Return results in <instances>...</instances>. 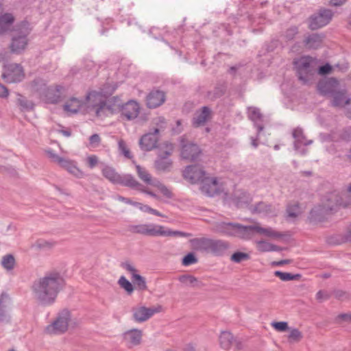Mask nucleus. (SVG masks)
<instances>
[{"label": "nucleus", "mask_w": 351, "mask_h": 351, "mask_svg": "<svg viewBox=\"0 0 351 351\" xmlns=\"http://www.w3.org/2000/svg\"><path fill=\"white\" fill-rule=\"evenodd\" d=\"M330 97L331 106L336 108H343L346 105H348L350 101V98L347 97L345 90L338 89Z\"/></svg>", "instance_id": "b1692460"}, {"label": "nucleus", "mask_w": 351, "mask_h": 351, "mask_svg": "<svg viewBox=\"0 0 351 351\" xmlns=\"http://www.w3.org/2000/svg\"><path fill=\"white\" fill-rule=\"evenodd\" d=\"M126 269L131 271L132 274V281L136 285L141 289H144L146 288V283L140 275L135 273V269L132 266V265H124Z\"/></svg>", "instance_id": "c9c22d12"}, {"label": "nucleus", "mask_w": 351, "mask_h": 351, "mask_svg": "<svg viewBox=\"0 0 351 351\" xmlns=\"http://www.w3.org/2000/svg\"><path fill=\"white\" fill-rule=\"evenodd\" d=\"M156 186H158V188L159 189L160 192L165 197H167L168 198H171L172 197V193L171 192V191L166 186H165L162 184H158Z\"/></svg>", "instance_id": "0e129e2a"}, {"label": "nucleus", "mask_w": 351, "mask_h": 351, "mask_svg": "<svg viewBox=\"0 0 351 351\" xmlns=\"http://www.w3.org/2000/svg\"><path fill=\"white\" fill-rule=\"evenodd\" d=\"M47 155L53 162H56L60 166L65 159L64 158L59 156L56 154L53 153L52 151H47Z\"/></svg>", "instance_id": "bf43d9fd"}, {"label": "nucleus", "mask_w": 351, "mask_h": 351, "mask_svg": "<svg viewBox=\"0 0 351 351\" xmlns=\"http://www.w3.org/2000/svg\"><path fill=\"white\" fill-rule=\"evenodd\" d=\"M14 21V16L10 13H5L0 16V34H3Z\"/></svg>", "instance_id": "473e14b6"}, {"label": "nucleus", "mask_w": 351, "mask_h": 351, "mask_svg": "<svg viewBox=\"0 0 351 351\" xmlns=\"http://www.w3.org/2000/svg\"><path fill=\"white\" fill-rule=\"evenodd\" d=\"M62 90L63 86L60 85L50 87L47 86L40 97H44L49 104H57L60 100Z\"/></svg>", "instance_id": "5701e85b"}, {"label": "nucleus", "mask_w": 351, "mask_h": 351, "mask_svg": "<svg viewBox=\"0 0 351 351\" xmlns=\"http://www.w3.org/2000/svg\"><path fill=\"white\" fill-rule=\"evenodd\" d=\"M164 226H162L161 230H160V236L159 237H189L191 236V234L186 233L182 231L178 230H165Z\"/></svg>", "instance_id": "ea45409f"}, {"label": "nucleus", "mask_w": 351, "mask_h": 351, "mask_svg": "<svg viewBox=\"0 0 351 351\" xmlns=\"http://www.w3.org/2000/svg\"><path fill=\"white\" fill-rule=\"evenodd\" d=\"M64 286V280L60 273L51 271L35 281L32 291L36 299L43 305L52 304L60 291Z\"/></svg>", "instance_id": "f257e3e1"}, {"label": "nucleus", "mask_w": 351, "mask_h": 351, "mask_svg": "<svg viewBox=\"0 0 351 351\" xmlns=\"http://www.w3.org/2000/svg\"><path fill=\"white\" fill-rule=\"evenodd\" d=\"M337 210L336 206L332 202H328L327 195L321 205H317L311 209L309 218L313 221H323L327 215L332 214Z\"/></svg>", "instance_id": "1a4fd4ad"}, {"label": "nucleus", "mask_w": 351, "mask_h": 351, "mask_svg": "<svg viewBox=\"0 0 351 351\" xmlns=\"http://www.w3.org/2000/svg\"><path fill=\"white\" fill-rule=\"evenodd\" d=\"M257 248L261 252L276 251L279 247L275 245L269 243L265 241H260L257 243Z\"/></svg>", "instance_id": "37998d69"}, {"label": "nucleus", "mask_w": 351, "mask_h": 351, "mask_svg": "<svg viewBox=\"0 0 351 351\" xmlns=\"http://www.w3.org/2000/svg\"><path fill=\"white\" fill-rule=\"evenodd\" d=\"M197 261L193 252H190L183 257L182 263H195Z\"/></svg>", "instance_id": "052dcab7"}, {"label": "nucleus", "mask_w": 351, "mask_h": 351, "mask_svg": "<svg viewBox=\"0 0 351 351\" xmlns=\"http://www.w3.org/2000/svg\"><path fill=\"white\" fill-rule=\"evenodd\" d=\"M71 322V313L68 310H62L50 324L45 327V332L48 335H60L65 332Z\"/></svg>", "instance_id": "39448f33"}, {"label": "nucleus", "mask_w": 351, "mask_h": 351, "mask_svg": "<svg viewBox=\"0 0 351 351\" xmlns=\"http://www.w3.org/2000/svg\"><path fill=\"white\" fill-rule=\"evenodd\" d=\"M212 239L196 238L191 240L193 247L197 250L210 252Z\"/></svg>", "instance_id": "2f4dec72"}, {"label": "nucleus", "mask_w": 351, "mask_h": 351, "mask_svg": "<svg viewBox=\"0 0 351 351\" xmlns=\"http://www.w3.org/2000/svg\"><path fill=\"white\" fill-rule=\"evenodd\" d=\"M250 258V256L247 253L242 252H234L230 258V261L235 263H239L241 261H247Z\"/></svg>", "instance_id": "a18cd8bd"}, {"label": "nucleus", "mask_w": 351, "mask_h": 351, "mask_svg": "<svg viewBox=\"0 0 351 351\" xmlns=\"http://www.w3.org/2000/svg\"><path fill=\"white\" fill-rule=\"evenodd\" d=\"M293 137L295 138L294 147L295 149H298L300 145H308L312 143L313 141L306 140L304 134L303 130L300 128H296L293 130Z\"/></svg>", "instance_id": "7c9ffc66"}, {"label": "nucleus", "mask_w": 351, "mask_h": 351, "mask_svg": "<svg viewBox=\"0 0 351 351\" xmlns=\"http://www.w3.org/2000/svg\"><path fill=\"white\" fill-rule=\"evenodd\" d=\"M183 177L191 184L201 183L206 176L203 167L199 165L187 166L183 171Z\"/></svg>", "instance_id": "ddd939ff"}, {"label": "nucleus", "mask_w": 351, "mask_h": 351, "mask_svg": "<svg viewBox=\"0 0 351 351\" xmlns=\"http://www.w3.org/2000/svg\"><path fill=\"white\" fill-rule=\"evenodd\" d=\"M178 280L185 285H191L193 287L197 285V280L191 275H182L179 276Z\"/></svg>", "instance_id": "de8ad7c7"}, {"label": "nucleus", "mask_w": 351, "mask_h": 351, "mask_svg": "<svg viewBox=\"0 0 351 351\" xmlns=\"http://www.w3.org/2000/svg\"><path fill=\"white\" fill-rule=\"evenodd\" d=\"M250 227L252 228L251 237L253 236V234L255 232H256L259 234H264L268 237H271V238H275V239H278V238H281L283 237V234L282 233L274 230L271 228H265L260 227L258 226H250Z\"/></svg>", "instance_id": "cd10ccee"}, {"label": "nucleus", "mask_w": 351, "mask_h": 351, "mask_svg": "<svg viewBox=\"0 0 351 351\" xmlns=\"http://www.w3.org/2000/svg\"><path fill=\"white\" fill-rule=\"evenodd\" d=\"M120 287L124 289L128 293L133 291V287L131 282L128 280L124 276H121L119 280Z\"/></svg>", "instance_id": "3c124183"}, {"label": "nucleus", "mask_w": 351, "mask_h": 351, "mask_svg": "<svg viewBox=\"0 0 351 351\" xmlns=\"http://www.w3.org/2000/svg\"><path fill=\"white\" fill-rule=\"evenodd\" d=\"M93 108L95 110L97 117H103L110 115L108 111H107L106 104L104 100L100 101L99 103L94 105Z\"/></svg>", "instance_id": "79ce46f5"}, {"label": "nucleus", "mask_w": 351, "mask_h": 351, "mask_svg": "<svg viewBox=\"0 0 351 351\" xmlns=\"http://www.w3.org/2000/svg\"><path fill=\"white\" fill-rule=\"evenodd\" d=\"M159 130L154 128L153 132H149L142 136L139 141L141 149L149 152L156 147L158 141Z\"/></svg>", "instance_id": "aec40b11"}, {"label": "nucleus", "mask_w": 351, "mask_h": 351, "mask_svg": "<svg viewBox=\"0 0 351 351\" xmlns=\"http://www.w3.org/2000/svg\"><path fill=\"white\" fill-rule=\"evenodd\" d=\"M341 136L343 139H350L351 138V126L347 127L345 129H343Z\"/></svg>", "instance_id": "774afa93"}, {"label": "nucleus", "mask_w": 351, "mask_h": 351, "mask_svg": "<svg viewBox=\"0 0 351 351\" xmlns=\"http://www.w3.org/2000/svg\"><path fill=\"white\" fill-rule=\"evenodd\" d=\"M162 311V306L160 305L146 307L143 305H137L132 307V319L136 323H143L149 319L155 314Z\"/></svg>", "instance_id": "6e6552de"}, {"label": "nucleus", "mask_w": 351, "mask_h": 351, "mask_svg": "<svg viewBox=\"0 0 351 351\" xmlns=\"http://www.w3.org/2000/svg\"><path fill=\"white\" fill-rule=\"evenodd\" d=\"M104 101L106 104L107 111L110 114L121 112L122 104H121L120 99L118 97H114L108 100H104Z\"/></svg>", "instance_id": "f704fd0d"}, {"label": "nucleus", "mask_w": 351, "mask_h": 351, "mask_svg": "<svg viewBox=\"0 0 351 351\" xmlns=\"http://www.w3.org/2000/svg\"><path fill=\"white\" fill-rule=\"evenodd\" d=\"M12 300L6 292L0 295V322L8 321V310L11 306Z\"/></svg>", "instance_id": "393cba45"}, {"label": "nucleus", "mask_w": 351, "mask_h": 351, "mask_svg": "<svg viewBox=\"0 0 351 351\" xmlns=\"http://www.w3.org/2000/svg\"><path fill=\"white\" fill-rule=\"evenodd\" d=\"M54 243L49 242L43 239H39L32 245V247L36 249H50L54 246Z\"/></svg>", "instance_id": "8fccbe9b"}, {"label": "nucleus", "mask_w": 351, "mask_h": 351, "mask_svg": "<svg viewBox=\"0 0 351 351\" xmlns=\"http://www.w3.org/2000/svg\"><path fill=\"white\" fill-rule=\"evenodd\" d=\"M201 191L210 197H213L221 193V186L216 178H210L206 176L201 182Z\"/></svg>", "instance_id": "f3484780"}, {"label": "nucleus", "mask_w": 351, "mask_h": 351, "mask_svg": "<svg viewBox=\"0 0 351 351\" xmlns=\"http://www.w3.org/2000/svg\"><path fill=\"white\" fill-rule=\"evenodd\" d=\"M119 149L121 151V152L124 155V156L128 159H130L132 158V155L130 153V149L128 148L125 143L123 140H120L119 141Z\"/></svg>", "instance_id": "864d4df0"}, {"label": "nucleus", "mask_w": 351, "mask_h": 351, "mask_svg": "<svg viewBox=\"0 0 351 351\" xmlns=\"http://www.w3.org/2000/svg\"><path fill=\"white\" fill-rule=\"evenodd\" d=\"M136 168L138 177L144 182H145L147 184H153L152 176L145 168L141 167L140 165H136Z\"/></svg>", "instance_id": "a19ab883"}, {"label": "nucleus", "mask_w": 351, "mask_h": 351, "mask_svg": "<svg viewBox=\"0 0 351 351\" xmlns=\"http://www.w3.org/2000/svg\"><path fill=\"white\" fill-rule=\"evenodd\" d=\"M217 230L227 236L237 237L243 239L251 238L250 226H243L237 223L221 222L217 226Z\"/></svg>", "instance_id": "20e7f679"}, {"label": "nucleus", "mask_w": 351, "mask_h": 351, "mask_svg": "<svg viewBox=\"0 0 351 351\" xmlns=\"http://www.w3.org/2000/svg\"><path fill=\"white\" fill-rule=\"evenodd\" d=\"M143 341V331L138 328H132L122 334V341L128 349L140 346Z\"/></svg>", "instance_id": "4468645a"}, {"label": "nucleus", "mask_w": 351, "mask_h": 351, "mask_svg": "<svg viewBox=\"0 0 351 351\" xmlns=\"http://www.w3.org/2000/svg\"><path fill=\"white\" fill-rule=\"evenodd\" d=\"M102 175L113 184L126 187L138 186V181L130 174L120 175L111 167L106 166L101 170Z\"/></svg>", "instance_id": "423d86ee"}, {"label": "nucleus", "mask_w": 351, "mask_h": 351, "mask_svg": "<svg viewBox=\"0 0 351 351\" xmlns=\"http://www.w3.org/2000/svg\"><path fill=\"white\" fill-rule=\"evenodd\" d=\"M180 156L182 159L189 161H197L202 155V151L199 146L188 140L184 136L180 139Z\"/></svg>", "instance_id": "0eeeda50"}, {"label": "nucleus", "mask_w": 351, "mask_h": 351, "mask_svg": "<svg viewBox=\"0 0 351 351\" xmlns=\"http://www.w3.org/2000/svg\"><path fill=\"white\" fill-rule=\"evenodd\" d=\"M60 167L66 169L76 178H81L84 176V172L77 167L76 163L73 160L65 158L63 162L60 165Z\"/></svg>", "instance_id": "c756f323"}, {"label": "nucleus", "mask_w": 351, "mask_h": 351, "mask_svg": "<svg viewBox=\"0 0 351 351\" xmlns=\"http://www.w3.org/2000/svg\"><path fill=\"white\" fill-rule=\"evenodd\" d=\"M138 184H139L138 186L130 187V188L132 189H135V190L141 191V192L148 194L150 196L154 197H157L156 195L154 193H153L152 191L145 189V187L144 186H143L140 182H138Z\"/></svg>", "instance_id": "e2e57ef3"}, {"label": "nucleus", "mask_w": 351, "mask_h": 351, "mask_svg": "<svg viewBox=\"0 0 351 351\" xmlns=\"http://www.w3.org/2000/svg\"><path fill=\"white\" fill-rule=\"evenodd\" d=\"M88 165L90 169L94 168L98 163V158L95 155H91L87 158Z\"/></svg>", "instance_id": "69168bd1"}, {"label": "nucleus", "mask_w": 351, "mask_h": 351, "mask_svg": "<svg viewBox=\"0 0 351 351\" xmlns=\"http://www.w3.org/2000/svg\"><path fill=\"white\" fill-rule=\"evenodd\" d=\"M302 338V335L298 329L294 328L292 329L289 335V339L291 341L298 342L301 340Z\"/></svg>", "instance_id": "6e6d98bb"}, {"label": "nucleus", "mask_w": 351, "mask_h": 351, "mask_svg": "<svg viewBox=\"0 0 351 351\" xmlns=\"http://www.w3.org/2000/svg\"><path fill=\"white\" fill-rule=\"evenodd\" d=\"M29 26L27 21H23L15 27L10 45L12 53L20 54L26 49L29 43L27 36L31 32Z\"/></svg>", "instance_id": "f03ea898"}, {"label": "nucleus", "mask_w": 351, "mask_h": 351, "mask_svg": "<svg viewBox=\"0 0 351 351\" xmlns=\"http://www.w3.org/2000/svg\"><path fill=\"white\" fill-rule=\"evenodd\" d=\"M219 342L223 348L229 349L233 342L232 335L227 331L222 332L219 336Z\"/></svg>", "instance_id": "4c0bfd02"}, {"label": "nucleus", "mask_w": 351, "mask_h": 351, "mask_svg": "<svg viewBox=\"0 0 351 351\" xmlns=\"http://www.w3.org/2000/svg\"><path fill=\"white\" fill-rule=\"evenodd\" d=\"M46 82L42 78H36L31 82V88L41 95L47 88Z\"/></svg>", "instance_id": "58836bf2"}, {"label": "nucleus", "mask_w": 351, "mask_h": 351, "mask_svg": "<svg viewBox=\"0 0 351 351\" xmlns=\"http://www.w3.org/2000/svg\"><path fill=\"white\" fill-rule=\"evenodd\" d=\"M287 213L290 217H296L300 214V204L299 203H294L289 204L287 207Z\"/></svg>", "instance_id": "09e8293b"}, {"label": "nucleus", "mask_w": 351, "mask_h": 351, "mask_svg": "<svg viewBox=\"0 0 351 351\" xmlns=\"http://www.w3.org/2000/svg\"><path fill=\"white\" fill-rule=\"evenodd\" d=\"M271 326L279 332H283L288 329V324L286 322H272Z\"/></svg>", "instance_id": "13d9d810"}, {"label": "nucleus", "mask_w": 351, "mask_h": 351, "mask_svg": "<svg viewBox=\"0 0 351 351\" xmlns=\"http://www.w3.org/2000/svg\"><path fill=\"white\" fill-rule=\"evenodd\" d=\"M332 71V66L329 64H326L319 67L318 73L320 75H326Z\"/></svg>", "instance_id": "338daca9"}, {"label": "nucleus", "mask_w": 351, "mask_h": 351, "mask_svg": "<svg viewBox=\"0 0 351 351\" xmlns=\"http://www.w3.org/2000/svg\"><path fill=\"white\" fill-rule=\"evenodd\" d=\"M19 97L17 99V103L20 106L22 110H29L33 109L34 104L32 101H28L21 95H19Z\"/></svg>", "instance_id": "49530a36"}, {"label": "nucleus", "mask_w": 351, "mask_h": 351, "mask_svg": "<svg viewBox=\"0 0 351 351\" xmlns=\"http://www.w3.org/2000/svg\"><path fill=\"white\" fill-rule=\"evenodd\" d=\"M339 81L334 77L319 80L317 84L319 93L324 96L330 97L339 89Z\"/></svg>", "instance_id": "6ab92c4d"}, {"label": "nucleus", "mask_w": 351, "mask_h": 351, "mask_svg": "<svg viewBox=\"0 0 351 351\" xmlns=\"http://www.w3.org/2000/svg\"><path fill=\"white\" fill-rule=\"evenodd\" d=\"M165 150L160 152L154 166L158 171H168L172 165V161L168 157L172 154L173 145L170 143H165Z\"/></svg>", "instance_id": "f8f14e48"}, {"label": "nucleus", "mask_w": 351, "mask_h": 351, "mask_svg": "<svg viewBox=\"0 0 351 351\" xmlns=\"http://www.w3.org/2000/svg\"><path fill=\"white\" fill-rule=\"evenodd\" d=\"M166 100V94L164 91L153 89L146 97V106L148 108H156L162 105Z\"/></svg>", "instance_id": "412c9836"}, {"label": "nucleus", "mask_w": 351, "mask_h": 351, "mask_svg": "<svg viewBox=\"0 0 351 351\" xmlns=\"http://www.w3.org/2000/svg\"><path fill=\"white\" fill-rule=\"evenodd\" d=\"M227 86L226 83L217 84L213 91L208 92V95L211 99H216L224 95Z\"/></svg>", "instance_id": "e433bc0d"}, {"label": "nucleus", "mask_w": 351, "mask_h": 351, "mask_svg": "<svg viewBox=\"0 0 351 351\" xmlns=\"http://www.w3.org/2000/svg\"><path fill=\"white\" fill-rule=\"evenodd\" d=\"M324 38V34H312L304 39V44L308 49H317L322 45Z\"/></svg>", "instance_id": "bb28decb"}, {"label": "nucleus", "mask_w": 351, "mask_h": 351, "mask_svg": "<svg viewBox=\"0 0 351 351\" xmlns=\"http://www.w3.org/2000/svg\"><path fill=\"white\" fill-rule=\"evenodd\" d=\"M101 142V138L99 134H94L91 135L89 138V143L91 146L93 147H96L99 145Z\"/></svg>", "instance_id": "680f3d73"}, {"label": "nucleus", "mask_w": 351, "mask_h": 351, "mask_svg": "<svg viewBox=\"0 0 351 351\" xmlns=\"http://www.w3.org/2000/svg\"><path fill=\"white\" fill-rule=\"evenodd\" d=\"M213 118V111L208 106H204L197 110L191 120L194 128L203 127Z\"/></svg>", "instance_id": "dca6fc26"}, {"label": "nucleus", "mask_w": 351, "mask_h": 351, "mask_svg": "<svg viewBox=\"0 0 351 351\" xmlns=\"http://www.w3.org/2000/svg\"><path fill=\"white\" fill-rule=\"evenodd\" d=\"M331 294L326 290H319L315 295V298L319 302H323L330 299Z\"/></svg>", "instance_id": "5fc2aeb1"}, {"label": "nucleus", "mask_w": 351, "mask_h": 351, "mask_svg": "<svg viewBox=\"0 0 351 351\" xmlns=\"http://www.w3.org/2000/svg\"><path fill=\"white\" fill-rule=\"evenodd\" d=\"M82 101L71 97L63 106L64 111L71 114L77 113L82 106Z\"/></svg>", "instance_id": "72a5a7b5"}, {"label": "nucleus", "mask_w": 351, "mask_h": 351, "mask_svg": "<svg viewBox=\"0 0 351 351\" xmlns=\"http://www.w3.org/2000/svg\"><path fill=\"white\" fill-rule=\"evenodd\" d=\"M162 226L154 223L132 225L129 230L132 233L140 234L149 237H159Z\"/></svg>", "instance_id": "a211bd4d"}, {"label": "nucleus", "mask_w": 351, "mask_h": 351, "mask_svg": "<svg viewBox=\"0 0 351 351\" xmlns=\"http://www.w3.org/2000/svg\"><path fill=\"white\" fill-rule=\"evenodd\" d=\"M294 69L300 81L304 84L310 82L316 72V63L310 56H302L293 60Z\"/></svg>", "instance_id": "7ed1b4c3"}, {"label": "nucleus", "mask_w": 351, "mask_h": 351, "mask_svg": "<svg viewBox=\"0 0 351 351\" xmlns=\"http://www.w3.org/2000/svg\"><path fill=\"white\" fill-rule=\"evenodd\" d=\"M252 213L265 215H275L276 210L271 204L260 202L252 209Z\"/></svg>", "instance_id": "c85d7f7f"}, {"label": "nucleus", "mask_w": 351, "mask_h": 351, "mask_svg": "<svg viewBox=\"0 0 351 351\" xmlns=\"http://www.w3.org/2000/svg\"><path fill=\"white\" fill-rule=\"evenodd\" d=\"M249 118L253 121H257L261 120L263 118V116H262L259 109L254 108L251 110V112L249 114Z\"/></svg>", "instance_id": "4d7b16f0"}, {"label": "nucleus", "mask_w": 351, "mask_h": 351, "mask_svg": "<svg viewBox=\"0 0 351 351\" xmlns=\"http://www.w3.org/2000/svg\"><path fill=\"white\" fill-rule=\"evenodd\" d=\"M229 243L222 240L212 239L210 252L215 256H223L229 249Z\"/></svg>", "instance_id": "a878e982"}, {"label": "nucleus", "mask_w": 351, "mask_h": 351, "mask_svg": "<svg viewBox=\"0 0 351 351\" xmlns=\"http://www.w3.org/2000/svg\"><path fill=\"white\" fill-rule=\"evenodd\" d=\"M3 70L4 72L1 75V77L7 83L21 82L25 77L23 69L20 64H4Z\"/></svg>", "instance_id": "9d476101"}, {"label": "nucleus", "mask_w": 351, "mask_h": 351, "mask_svg": "<svg viewBox=\"0 0 351 351\" xmlns=\"http://www.w3.org/2000/svg\"><path fill=\"white\" fill-rule=\"evenodd\" d=\"M140 112V106L134 100H130L124 104H122L121 114L127 120H132L136 118Z\"/></svg>", "instance_id": "4be33fe9"}, {"label": "nucleus", "mask_w": 351, "mask_h": 351, "mask_svg": "<svg viewBox=\"0 0 351 351\" xmlns=\"http://www.w3.org/2000/svg\"><path fill=\"white\" fill-rule=\"evenodd\" d=\"M275 275L280 278L283 281H289L293 280H298L300 278V274H293L291 273L281 272L279 271H275Z\"/></svg>", "instance_id": "c03bdc74"}, {"label": "nucleus", "mask_w": 351, "mask_h": 351, "mask_svg": "<svg viewBox=\"0 0 351 351\" xmlns=\"http://www.w3.org/2000/svg\"><path fill=\"white\" fill-rule=\"evenodd\" d=\"M328 202H332L337 208L339 206L344 208L351 206V183L349 184L346 191L339 193L334 191L327 195Z\"/></svg>", "instance_id": "2eb2a0df"}, {"label": "nucleus", "mask_w": 351, "mask_h": 351, "mask_svg": "<svg viewBox=\"0 0 351 351\" xmlns=\"http://www.w3.org/2000/svg\"><path fill=\"white\" fill-rule=\"evenodd\" d=\"M333 12L322 8L309 18L308 27L311 30L318 29L328 25L333 17Z\"/></svg>", "instance_id": "9b49d317"}, {"label": "nucleus", "mask_w": 351, "mask_h": 351, "mask_svg": "<svg viewBox=\"0 0 351 351\" xmlns=\"http://www.w3.org/2000/svg\"><path fill=\"white\" fill-rule=\"evenodd\" d=\"M298 34V28L297 26H291L288 28L285 32L284 36L287 40H293L295 36Z\"/></svg>", "instance_id": "603ef678"}]
</instances>
